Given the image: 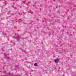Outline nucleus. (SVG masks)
<instances>
[{
  "mask_svg": "<svg viewBox=\"0 0 76 76\" xmlns=\"http://www.w3.org/2000/svg\"><path fill=\"white\" fill-rule=\"evenodd\" d=\"M17 40H19V37H17Z\"/></svg>",
  "mask_w": 76,
  "mask_h": 76,
  "instance_id": "nucleus-4",
  "label": "nucleus"
},
{
  "mask_svg": "<svg viewBox=\"0 0 76 76\" xmlns=\"http://www.w3.org/2000/svg\"><path fill=\"white\" fill-rule=\"evenodd\" d=\"M34 66H37V64L36 63H35L34 64Z\"/></svg>",
  "mask_w": 76,
  "mask_h": 76,
  "instance_id": "nucleus-3",
  "label": "nucleus"
},
{
  "mask_svg": "<svg viewBox=\"0 0 76 76\" xmlns=\"http://www.w3.org/2000/svg\"><path fill=\"white\" fill-rule=\"evenodd\" d=\"M9 74H10V73H9Z\"/></svg>",
  "mask_w": 76,
  "mask_h": 76,
  "instance_id": "nucleus-5",
  "label": "nucleus"
},
{
  "mask_svg": "<svg viewBox=\"0 0 76 76\" xmlns=\"http://www.w3.org/2000/svg\"><path fill=\"white\" fill-rule=\"evenodd\" d=\"M4 56H5V57L6 58H7V57H8V56H7V54H6V53H4Z\"/></svg>",
  "mask_w": 76,
  "mask_h": 76,
  "instance_id": "nucleus-2",
  "label": "nucleus"
},
{
  "mask_svg": "<svg viewBox=\"0 0 76 76\" xmlns=\"http://www.w3.org/2000/svg\"><path fill=\"white\" fill-rule=\"evenodd\" d=\"M59 60H60V59L58 58H57L54 60V61L56 63H58V61H59Z\"/></svg>",
  "mask_w": 76,
  "mask_h": 76,
  "instance_id": "nucleus-1",
  "label": "nucleus"
}]
</instances>
